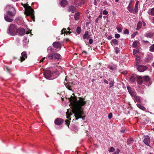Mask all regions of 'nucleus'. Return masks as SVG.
I'll return each instance as SVG.
<instances>
[{
  "instance_id": "f257e3e1",
  "label": "nucleus",
  "mask_w": 154,
  "mask_h": 154,
  "mask_svg": "<svg viewBox=\"0 0 154 154\" xmlns=\"http://www.w3.org/2000/svg\"><path fill=\"white\" fill-rule=\"evenodd\" d=\"M79 100H77L76 97L71 96L69 99V101L70 104L72 107V111L74 114L75 119L77 120L81 118L84 120L85 116H83L84 112L82 107L85 105L86 102L82 98L79 97Z\"/></svg>"
},
{
  "instance_id": "f03ea898",
  "label": "nucleus",
  "mask_w": 154,
  "mask_h": 154,
  "mask_svg": "<svg viewBox=\"0 0 154 154\" xmlns=\"http://www.w3.org/2000/svg\"><path fill=\"white\" fill-rule=\"evenodd\" d=\"M24 7L26 9V15L30 16L34 21H35V18L34 16V11L31 7L27 5H25Z\"/></svg>"
},
{
  "instance_id": "7ed1b4c3",
  "label": "nucleus",
  "mask_w": 154,
  "mask_h": 154,
  "mask_svg": "<svg viewBox=\"0 0 154 154\" xmlns=\"http://www.w3.org/2000/svg\"><path fill=\"white\" fill-rule=\"evenodd\" d=\"M17 27L15 24H11L8 29L7 33L12 36L14 35L16 33Z\"/></svg>"
},
{
  "instance_id": "20e7f679",
  "label": "nucleus",
  "mask_w": 154,
  "mask_h": 154,
  "mask_svg": "<svg viewBox=\"0 0 154 154\" xmlns=\"http://www.w3.org/2000/svg\"><path fill=\"white\" fill-rule=\"evenodd\" d=\"M49 60H59L61 58V56L58 53H52L48 55L46 57Z\"/></svg>"
},
{
  "instance_id": "39448f33",
  "label": "nucleus",
  "mask_w": 154,
  "mask_h": 154,
  "mask_svg": "<svg viewBox=\"0 0 154 154\" xmlns=\"http://www.w3.org/2000/svg\"><path fill=\"white\" fill-rule=\"evenodd\" d=\"M54 73H52L51 71L49 70H47L45 71L44 72V75L45 77L47 79L50 78V79H53L55 77H53V75Z\"/></svg>"
},
{
  "instance_id": "423d86ee",
  "label": "nucleus",
  "mask_w": 154,
  "mask_h": 154,
  "mask_svg": "<svg viewBox=\"0 0 154 154\" xmlns=\"http://www.w3.org/2000/svg\"><path fill=\"white\" fill-rule=\"evenodd\" d=\"M85 0H75L74 4L77 7L82 6L85 3Z\"/></svg>"
},
{
  "instance_id": "0eeeda50",
  "label": "nucleus",
  "mask_w": 154,
  "mask_h": 154,
  "mask_svg": "<svg viewBox=\"0 0 154 154\" xmlns=\"http://www.w3.org/2000/svg\"><path fill=\"white\" fill-rule=\"evenodd\" d=\"M144 140H143L144 143L146 145L151 147L149 145L150 143V139L149 136L148 135L144 136Z\"/></svg>"
},
{
  "instance_id": "6e6552de",
  "label": "nucleus",
  "mask_w": 154,
  "mask_h": 154,
  "mask_svg": "<svg viewBox=\"0 0 154 154\" xmlns=\"http://www.w3.org/2000/svg\"><path fill=\"white\" fill-rule=\"evenodd\" d=\"M139 2L137 1L135 4L134 7L133 8H131V13H132L134 14H137L138 13V5Z\"/></svg>"
},
{
  "instance_id": "1a4fd4ad",
  "label": "nucleus",
  "mask_w": 154,
  "mask_h": 154,
  "mask_svg": "<svg viewBox=\"0 0 154 154\" xmlns=\"http://www.w3.org/2000/svg\"><path fill=\"white\" fill-rule=\"evenodd\" d=\"M127 89L129 93L132 97L136 94V92L134 89L131 88L129 86H127Z\"/></svg>"
},
{
  "instance_id": "9d476101",
  "label": "nucleus",
  "mask_w": 154,
  "mask_h": 154,
  "mask_svg": "<svg viewBox=\"0 0 154 154\" xmlns=\"http://www.w3.org/2000/svg\"><path fill=\"white\" fill-rule=\"evenodd\" d=\"M136 67L137 70L140 72H143L147 69L146 66L142 65H137Z\"/></svg>"
},
{
  "instance_id": "9b49d317",
  "label": "nucleus",
  "mask_w": 154,
  "mask_h": 154,
  "mask_svg": "<svg viewBox=\"0 0 154 154\" xmlns=\"http://www.w3.org/2000/svg\"><path fill=\"white\" fill-rule=\"evenodd\" d=\"M11 10L12 11H8L6 14L8 15L11 17L14 16L15 14V11L14 8H12Z\"/></svg>"
},
{
  "instance_id": "f8f14e48",
  "label": "nucleus",
  "mask_w": 154,
  "mask_h": 154,
  "mask_svg": "<svg viewBox=\"0 0 154 154\" xmlns=\"http://www.w3.org/2000/svg\"><path fill=\"white\" fill-rule=\"evenodd\" d=\"M64 120L61 118H58L56 119L54 121V123L57 125H59L62 124Z\"/></svg>"
},
{
  "instance_id": "ddd939ff",
  "label": "nucleus",
  "mask_w": 154,
  "mask_h": 154,
  "mask_svg": "<svg viewBox=\"0 0 154 154\" xmlns=\"http://www.w3.org/2000/svg\"><path fill=\"white\" fill-rule=\"evenodd\" d=\"M137 75L134 74H132L130 76L129 80L132 83L134 82L137 79Z\"/></svg>"
},
{
  "instance_id": "4468645a",
  "label": "nucleus",
  "mask_w": 154,
  "mask_h": 154,
  "mask_svg": "<svg viewBox=\"0 0 154 154\" xmlns=\"http://www.w3.org/2000/svg\"><path fill=\"white\" fill-rule=\"evenodd\" d=\"M154 33L153 32L149 31H147L145 34V36L147 38H151L154 35Z\"/></svg>"
},
{
  "instance_id": "2eb2a0df",
  "label": "nucleus",
  "mask_w": 154,
  "mask_h": 154,
  "mask_svg": "<svg viewBox=\"0 0 154 154\" xmlns=\"http://www.w3.org/2000/svg\"><path fill=\"white\" fill-rule=\"evenodd\" d=\"M21 56L20 58V60L21 62L23 61L27 57V54L25 51L23 52L21 54Z\"/></svg>"
},
{
  "instance_id": "dca6fc26",
  "label": "nucleus",
  "mask_w": 154,
  "mask_h": 154,
  "mask_svg": "<svg viewBox=\"0 0 154 154\" xmlns=\"http://www.w3.org/2000/svg\"><path fill=\"white\" fill-rule=\"evenodd\" d=\"M146 23L143 21H139L138 23L137 28V29H140V27L143 26H146Z\"/></svg>"
},
{
  "instance_id": "f3484780",
  "label": "nucleus",
  "mask_w": 154,
  "mask_h": 154,
  "mask_svg": "<svg viewBox=\"0 0 154 154\" xmlns=\"http://www.w3.org/2000/svg\"><path fill=\"white\" fill-rule=\"evenodd\" d=\"M4 17L5 20L8 22H11L13 20V19H12L11 17H10L9 16L6 14H4Z\"/></svg>"
},
{
  "instance_id": "a211bd4d",
  "label": "nucleus",
  "mask_w": 154,
  "mask_h": 154,
  "mask_svg": "<svg viewBox=\"0 0 154 154\" xmlns=\"http://www.w3.org/2000/svg\"><path fill=\"white\" fill-rule=\"evenodd\" d=\"M76 11V8L74 6L71 5L69 7L68 11L74 13Z\"/></svg>"
},
{
  "instance_id": "6ab92c4d",
  "label": "nucleus",
  "mask_w": 154,
  "mask_h": 154,
  "mask_svg": "<svg viewBox=\"0 0 154 154\" xmlns=\"http://www.w3.org/2000/svg\"><path fill=\"white\" fill-rule=\"evenodd\" d=\"M53 46L55 48H61V44L59 42H55L53 44Z\"/></svg>"
},
{
  "instance_id": "aec40b11",
  "label": "nucleus",
  "mask_w": 154,
  "mask_h": 154,
  "mask_svg": "<svg viewBox=\"0 0 154 154\" xmlns=\"http://www.w3.org/2000/svg\"><path fill=\"white\" fill-rule=\"evenodd\" d=\"M61 34L62 35L63 33H65L67 35H68L69 34H70L71 32H72V30L71 31H66V29L65 28H63L61 31Z\"/></svg>"
},
{
  "instance_id": "412c9836",
  "label": "nucleus",
  "mask_w": 154,
  "mask_h": 154,
  "mask_svg": "<svg viewBox=\"0 0 154 154\" xmlns=\"http://www.w3.org/2000/svg\"><path fill=\"white\" fill-rule=\"evenodd\" d=\"M17 31L19 34L21 36L24 35L25 32L24 29H19L17 30Z\"/></svg>"
},
{
  "instance_id": "4be33fe9",
  "label": "nucleus",
  "mask_w": 154,
  "mask_h": 154,
  "mask_svg": "<svg viewBox=\"0 0 154 154\" xmlns=\"http://www.w3.org/2000/svg\"><path fill=\"white\" fill-rule=\"evenodd\" d=\"M133 97V99L135 102H137L140 103L141 102L140 97L138 96H137L136 94L132 97Z\"/></svg>"
},
{
  "instance_id": "5701e85b",
  "label": "nucleus",
  "mask_w": 154,
  "mask_h": 154,
  "mask_svg": "<svg viewBox=\"0 0 154 154\" xmlns=\"http://www.w3.org/2000/svg\"><path fill=\"white\" fill-rule=\"evenodd\" d=\"M136 105L139 109L146 112H148V111L145 107L141 104L137 103Z\"/></svg>"
},
{
  "instance_id": "b1692460",
  "label": "nucleus",
  "mask_w": 154,
  "mask_h": 154,
  "mask_svg": "<svg viewBox=\"0 0 154 154\" xmlns=\"http://www.w3.org/2000/svg\"><path fill=\"white\" fill-rule=\"evenodd\" d=\"M137 83L139 85H141L143 83V79L142 77L140 76H137Z\"/></svg>"
},
{
  "instance_id": "393cba45",
  "label": "nucleus",
  "mask_w": 154,
  "mask_h": 154,
  "mask_svg": "<svg viewBox=\"0 0 154 154\" xmlns=\"http://www.w3.org/2000/svg\"><path fill=\"white\" fill-rule=\"evenodd\" d=\"M90 37V35H89L88 31H85V34L83 36V38L84 39H88Z\"/></svg>"
},
{
  "instance_id": "a878e982",
  "label": "nucleus",
  "mask_w": 154,
  "mask_h": 154,
  "mask_svg": "<svg viewBox=\"0 0 154 154\" xmlns=\"http://www.w3.org/2000/svg\"><path fill=\"white\" fill-rule=\"evenodd\" d=\"M116 29H117L118 32H121L123 29V26L121 24L118 25L116 26Z\"/></svg>"
},
{
  "instance_id": "bb28decb",
  "label": "nucleus",
  "mask_w": 154,
  "mask_h": 154,
  "mask_svg": "<svg viewBox=\"0 0 154 154\" xmlns=\"http://www.w3.org/2000/svg\"><path fill=\"white\" fill-rule=\"evenodd\" d=\"M68 2L66 0H62L60 2V5L62 7H65L66 5H67Z\"/></svg>"
},
{
  "instance_id": "cd10ccee",
  "label": "nucleus",
  "mask_w": 154,
  "mask_h": 154,
  "mask_svg": "<svg viewBox=\"0 0 154 154\" xmlns=\"http://www.w3.org/2000/svg\"><path fill=\"white\" fill-rule=\"evenodd\" d=\"M127 144L131 145L134 142V140L132 138H130L127 139Z\"/></svg>"
},
{
  "instance_id": "c85d7f7f",
  "label": "nucleus",
  "mask_w": 154,
  "mask_h": 154,
  "mask_svg": "<svg viewBox=\"0 0 154 154\" xmlns=\"http://www.w3.org/2000/svg\"><path fill=\"white\" fill-rule=\"evenodd\" d=\"M111 44L112 46L116 45L118 44V40L115 39H113L111 41Z\"/></svg>"
},
{
  "instance_id": "c756f323",
  "label": "nucleus",
  "mask_w": 154,
  "mask_h": 154,
  "mask_svg": "<svg viewBox=\"0 0 154 154\" xmlns=\"http://www.w3.org/2000/svg\"><path fill=\"white\" fill-rule=\"evenodd\" d=\"M139 52V51L137 49H134L133 51V54L136 57L139 58L140 56L137 55V54Z\"/></svg>"
},
{
  "instance_id": "7c9ffc66",
  "label": "nucleus",
  "mask_w": 154,
  "mask_h": 154,
  "mask_svg": "<svg viewBox=\"0 0 154 154\" xmlns=\"http://www.w3.org/2000/svg\"><path fill=\"white\" fill-rule=\"evenodd\" d=\"M80 13L79 12L75 14L74 18L75 20H78L79 18Z\"/></svg>"
},
{
  "instance_id": "2f4dec72",
  "label": "nucleus",
  "mask_w": 154,
  "mask_h": 154,
  "mask_svg": "<svg viewBox=\"0 0 154 154\" xmlns=\"http://www.w3.org/2000/svg\"><path fill=\"white\" fill-rule=\"evenodd\" d=\"M66 118L67 119H69L71 120V119L70 118L69 119V117L71 115H72V113L71 112V111L70 112H69V110L68 109L67 112H66Z\"/></svg>"
},
{
  "instance_id": "473e14b6",
  "label": "nucleus",
  "mask_w": 154,
  "mask_h": 154,
  "mask_svg": "<svg viewBox=\"0 0 154 154\" xmlns=\"http://www.w3.org/2000/svg\"><path fill=\"white\" fill-rule=\"evenodd\" d=\"M107 68L111 70H113L116 69V66L115 65H109L108 66Z\"/></svg>"
},
{
  "instance_id": "72a5a7b5",
  "label": "nucleus",
  "mask_w": 154,
  "mask_h": 154,
  "mask_svg": "<svg viewBox=\"0 0 154 154\" xmlns=\"http://www.w3.org/2000/svg\"><path fill=\"white\" fill-rule=\"evenodd\" d=\"M16 23L18 24H20L22 22V20L21 18H16Z\"/></svg>"
},
{
  "instance_id": "f704fd0d",
  "label": "nucleus",
  "mask_w": 154,
  "mask_h": 154,
  "mask_svg": "<svg viewBox=\"0 0 154 154\" xmlns=\"http://www.w3.org/2000/svg\"><path fill=\"white\" fill-rule=\"evenodd\" d=\"M81 28L79 26H78L76 29V31L78 34H80L81 32Z\"/></svg>"
},
{
  "instance_id": "c9c22d12",
  "label": "nucleus",
  "mask_w": 154,
  "mask_h": 154,
  "mask_svg": "<svg viewBox=\"0 0 154 154\" xmlns=\"http://www.w3.org/2000/svg\"><path fill=\"white\" fill-rule=\"evenodd\" d=\"M138 42L137 41H134L132 44L133 47L134 48H136L137 47L138 45Z\"/></svg>"
},
{
  "instance_id": "e433bc0d",
  "label": "nucleus",
  "mask_w": 154,
  "mask_h": 154,
  "mask_svg": "<svg viewBox=\"0 0 154 154\" xmlns=\"http://www.w3.org/2000/svg\"><path fill=\"white\" fill-rule=\"evenodd\" d=\"M143 79L146 82L149 81L150 80L149 77L147 76H145L143 77Z\"/></svg>"
},
{
  "instance_id": "4c0bfd02",
  "label": "nucleus",
  "mask_w": 154,
  "mask_h": 154,
  "mask_svg": "<svg viewBox=\"0 0 154 154\" xmlns=\"http://www.w3.org/2000/svg\"><path fill=\"white\" fill-rule=\"evenodd\" d=\"M140 57L139 58L136 57V61L135 62V65L136 66H137V65H138L137 64L139 63L140 61Z\"/></svg>"
},
{
  "instance_id": "58836bf2",
  "label": "nucleus",
  "mask_w": 154,
  "mask_h": 154,
  "mask_svg": "<svg viewBox=\"0 0 154 154\" xmlns=\"http://www.w3.org/2000/svg\"><path fill=\"white\" fill-rule=\"evenodd\" d=\"M110 86V88H111L114 85V82L113 80H111L110 81V82L109 83Z\"/></svg>"
},
{
  "instance_id": "ea45409f",
  "label": "nucleus",
  "mask_w": 154,
  "mask_h": 154,
  "mask_svg": "<svg viewBox=\"0 0 154 154\" xmlns=\"http://www.w3.org/2000/svg\"><path fill=\"white\" fill-rule=\"evenodd\" d=\"M150 51L152 52L154 51V44H153L150 47Z\"/></svg>"
},
{
  "instance_id": "a19ab883",
  "label": "nucleus",
  "mask_w": 154,
  "mask_h": 154,
  "mask_svg": "<svg viewBox=\"0 0 154 154\" xmlns=\"http://www.w3.org/2000/svg\"><path fill=\"white\" fill-rule=\"evenodd\" d=\"M66 86L68 90L72 91V89L71 88V86L69 85V84H66Z\"/></svg>"
},
{
  "instance_id": "79ce46f5",
  "label": "nucleus",
  "mask_w": 154,
  "mask_h": 154,
  "mask_svg": "<svg viewBox=\"0 0 154 154\" xmlns=\"http://www.w3.org/2000/svg\"><path fill=\"white\" fill-rule=\"evenodd\" d=\"M150 14L154 16V8L151 10Z\"/></svg>"
},
{
  "instance_id": "37998d69",
  "label": "nucleus",
  "mask_w": 154,
  "mask_h": 154,
  "mask_svg": "<svg viewBox=\"0 0 154 154\" xmlns=\"http://www.w3.org/2000/svg\"><path fill=\"white\" fill-rule=\"evenodd\" d=\"M115 149L113 147H110L109 151L110 152H112L114 151Z\"/></svg>"
},
{
  "instance_id": "c03bdc74",
  "label": "nucleus",
  "mask_w": 154,
  "mask_h": 154,
  "mask_svg": "<svg viewBox=\"0 0 154 154\" xmlns=\"http://www.w3.org/2000/svg\"><path fill=\"white\" fill-rule=\"evenodd\" d=\"M70 122L69 120L66 119L65 120V122L66 124L68 126V127H69V125Z\"/></svg>"
},
{
  "instance_id": "a18cd8bd",
  "label": "nucleus",
  "mask_w": 154,
  "mask_h": 154,
  "mask_svg": "<svg viewBox=\"0 0 154 154\" xmlns=\"http://www.w3.org/2000/svg\"><path fill=\"white\" fill-rule=\"evenodd\" d=\"M131 5H128V6L127 7V9L131 13Z\"/></svg>"
},
{
  "instance_id": "49530a36",
  "label": "nucleus",
  "mask_w": 154,
  "mask_h": 154,
  "mask_svg": "<svg viewBox=\"0 0 154 154\" xmlns=\"http://www.w3.org/2000/svg\"><path fill=\"white\" fill-rule=\"evenodd\" d=\"M129 33V31L128 29H125L124 31V34L128 35Z\"/></svg>"
},
{
  "instance_id": "de8ad7c7",
  "label": "nucleus",
  "mask_w": 154,
  "mask_h": 154,
  "mask_svg": "<svg viewBox=\"0 0 154 154\" xmlns=\"http://www.w3.org/2000/svg\"><path fill=\"white\" fill-rule=\"evenodd\" d=\"M120 152V150L119 149H117L116 151L114 152L112 154H119Z\"/></svg>"
},
{
  "instance_id": "09e8293b",
  "label": "nucleus",
  "mask_w": 154,
  "mask_h": 154,
  "mask_svg": "<svg viewBox=\"0 0 154 154\" xmlns=\"http://www.w3.org/2000/svg\"><path fill=\"white\" fill-rule=\"evenodd\" d=\"M112 113H110L109 114L108 117V118L109 119H110L112 118Z\"/></svg>"
},
{
  "instance_id": "8fccbe9b",
  "label": "nucleus",
  "mask_w": 154,
  "mask_h": 154,
  "mask_svg": "<svg viewBox=\"0 0 154 154\" xmlns=\"http://www.w3.org/2000/svg\"><path fill=\"white\" fill-rule=\"evenodd\" d=\"M120 35L119 34H116L115 35V37L116 38H118L120 37Z\"/></svg>"
},
{
  "instance_id": "3c124183",
  "label": "nucleus",
  "mask_w": 154,
  "mask_h": 154,
  "mask_svg": "<svg viewBox=\"0 0 154 154\" xmlns=\"http://www.w3.org/2000/svg\"><path fill=\"white\" fill-rule=\"evenodd\" d=\"M103 14L104 15H106L108 14V12L106 10H104L103 11Z\"/></svg>"
},
{
  "instance_id": "603ef678",
  "label": "nucleus",
  "mask_w": 154,
  "mask_h": 154,
  "mask_svg": "<svg viewBox=\"0 0 154 154\" xmlns=\"http://www.w3.org/2000/svg\"><path fill=\"white\" fill-rule=\"evenodd\" d=\"M119 51H119V49L118 48L116 47V51H115L116 53V54H118L119 52Z\"/></svg>"
},
{
  "instance_id": "864d4df0",
  "label": "nucleus",
  "mask_w": 154,
  "mask_h": 154,
  "mask_svg": "<svg viewBox=\"0 0 154 154\" xmlns=\"http://www.w3.org/2000/svg\"><path fill=\"white\" fill-rule=\"evenodd\" d=\"M89 44H92L93 43V40L92 39L90 38L89 40Z\"/></svg>"
},
{
  "instance_id": "5fc2aeb1",
  "label": "nucleus",
  "mask_w": 154,
  "mask_h": 154,
  "mask_svg": "<svg viewBox=\"0 0 154 154\" xmlns=\"http://www.w3.org/2000/svg\"><path fill=\"white\" fill-rule=\"evenodd\" d=\"M49 50H50V51L51 52H53L54 51L53 49L51 47H49L48 48Z\"/></svg>"
},
{
  "instance_id": "6e6d98bb",
  "label": "nucleus",
  "mask_w": 154,
  "mask_h": 154,
  "mask_svg": "<svg viewBox=\"0 0 154 154\" xmlns=\"http://www.w3.org/2000/svg\"><path fill=\"white\" fill-rule=\"evenodd\" d=\"M103 81L105 83L107 84H108V81L106 80L105 79H103Z\"/></svg>"
},
{
  "instance_id": "4d7b16f0",
  "label": "nucleus",
  "mask_w": 154,
  "mask_h": 154,
  "mask_svg": "<svg viewBox=\"0 0 154 154\" xmlns=\"http://www.w3.org/2000/svg\"><path fill=\"white\" fill-rule=\"evenodd\" d=\"M102 13H101L100 14V15L98 17V18H99H99H101L102 17Z\"/></svg>"
},
{
  "instance_id": "13d9d810",
  "label": "nucleus",
  "mask_w": 154,
  "mask_h": 154,
  "mask_svg": "<svg viewBox=\"0 0 154 154\" xmlns=\"http://www.w3.org/2000/svg\"><path fill=\"white\" fill-rule=\"evenodd\" d=\"M151 22L153 23H154V17H153L151 20Z\"/></svg>"
},
{
  "instance_id": "bf43d9fd",
  "label": "nucleus",
  "mask_w": 154,
  "mask_h": 154,
  "mask_svg": "<svg viewBox=\"0 0 154 154\" xmlns=\"http://www.w3.org/2000/svg\"><path fill=\"white\" fill-rule=\"evenodd\" d=\"M45 57H44V58H42L41 60H40V61H39V62L40 63H41V62H43V61L45 60Z\"/></svg>"
},
{
  "instance_id": "052dcab7",
  "label": "nucleus",
  "mask_w": 154,
  "mask_h": 154,
  "mask_svg": "<svg viewBox=\"0 0 154 154\" xmlns=\"http://www.w3.org/2000/svg\"><path fill=\"white\" fill-rule=\"evenodd\" d=\"M133 0H131L130 1L129 4V5H131V4L132 3V2H133Z\"/></svg>"
},
{
  "instance_id": "680f3d73",
  "label": "nucleus",
  "mask_w": 154,
  "mask_h": 154,
  "mask_svg": "<svg viewBox=\"0 0 154 154\" xmlns=\"http://www.w3.org/2000/svg\"><path fill=\"white\" fill-rule=\"evenodd\" d=\"M99 19L97 17L95 20V22L96 23H97L99 21Z\"/></svg>"
},
{
  "instance_id": "e2e57ef3",
  "label": "nucleus",
  "mask_w": 154,
  "mask_h": 154,
  "mask_svg": "<svg viewBox=\"0 0 154 154\" xmlns=\"http://www.w3.org/2000/svg\"><path fill=\"white\" fill-rule=\"evenodd\" d=\"M67 29L68 30H69V31H71L72 30H71V29H70V28L69 27H68L67 28Z\"/></svg>"
},
{
  "instance_id": "0e129e2a",
  "label": "nucleus",
  "mask_w": 154,
  "mask_h": 154,
  "mask_svg": "<svg viewBox=\"0 0 154 154\" xmlns=\"http://www.w3.org/2000/svg\"><path fill=\"white\" fill-rule=\"evenodd\" d=\"M82 52L85 53L86 54H87V52L86 51H83Z\"/></svg>"
},
{
  "instance_id": "69168bd1",
  "label": "nucleus",
  "mask_w": 154,
  "mask_h": 154,
  "mask_svg": "<svg viewBox=\"0 0 154 154\" xmlns=\"http://www.w3.org/2000/svg\"><path fill=\"white\" fill-rule=\"evenodd\" d=\"M69 41V40L68 38H66V41Z\"/></svg>"
},
{
  "instance_id": "338daca9",
  "label": "nucleus",
  "mask_w": 154,
  "mask_h": 154,
  "mask_svg": "<svg viewBox=\"0 0 154 154\" xmlns=\"http://www.w3.org/2000/svg\"><path fill=\"white\" fill-rule=\"evenodd\" d=\"M125 130H122V131H121V132H122V133H124V132H125Z\"/></svg>"
},
{
  "instance_id": "774afa93",
  "label": "nucleus",
  "mask_w": 154,
  "mask_h": 154,
  "mask_svg": "<svg viewBox=\"0 0 154 154\" xmlns=\"http://www.w3.org/2000/svg\"><path fill=\"white\" fill-rule=\"evenodd\" d=\"M152 66L154 68V62H153L152 64Z\"/></svg>"
}]
</instances>
